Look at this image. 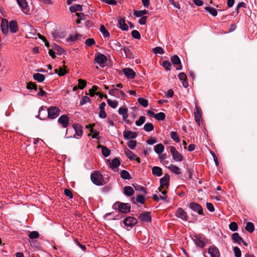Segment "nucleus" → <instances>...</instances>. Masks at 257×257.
Wrapping results in <instances>:
<instances>
[{"label":"nucleus","instance_id":"1","mask_svg":"<svg viewBox=\"0 0 257 257\" xmlns=\"http://www.w3.org/2000/svg\"><path fill=\"white\" fill-rule=\"evenodd\" d=\"M42 112H44L45 116L47 115L50 118L54 119L59 115L60 110L56 106H50L47 110H46V107H41L39 109V114L37 117H39L40 119H43L41 116Z\"/></svg>","mask_w":257,"mask_h":257},{"label":"nucleus","instance_id":"2","mask_svg":"<svg viewBox=\"0 0 257 257\" xmlns=\"http://www.w3.org/2000/svg\"><path fill=\"white\" fill-rule=\"evenodd\" d=\"M91 180L93 184L97 186L104 184L103 176L98 171H95L91 175Z\"/></svg>","mask_w":257,"mask_h":257},{"label":"nucleus","instance_id":"3","mask_svg":"<svg viewBox=\"0 0 257 257\" xmlns=\"http://www.w3.org/2000/svg\"><path fill=\"white\" fill-rule=\"evenodd\" d=\"M112 208L113 209H117L119 211L125 213L130 211L131 206L128 203H119L117 202L113 205Z\"/></svg>","mask_w":257,"mask_h":257},{"label":"nucleus","instance_id":"4","mask_svg":"<svg viewBox=\"0 0 257 257\" xmlns=\"http://www.w3.org/2000/svg\"><path fill=\"white\" fill-rule=\"evenodd\" d=\"M193 240L195 244L200 248L204 247L207 244L206 239L203 235L195 236Z\"/></svg>","mask_w":257,"mask_h":257},{"label":"nucleus","instance_id":"5","mask_svg":"<svg viewBox=\"0 0 257 257\" xmlns=\"http://www.w3.org/2000/svg\"><path fill=\"white\" fill-rule=\"evenodd\" d=\"M170 149L172 158L175 161L181 162L183 160L182 155L177 151L174 147L170 146Z\"/></svg>","mask_w":257,"mask_h":257},{"label":"nucleus","instance_id":"6","mask_svg":"<svg viewBox=\"0 0 257 257\" xmlns=\"http://www.w3.org/2000/svg\"><path fill=\"white\" fill-rule=\"evenodd\" d=\"M123 223L126 227L129 228H127L129 230L137 223V220L133 217L129 216L124 219Z\"/></svg>","mask_w":257,"mask_h":257},{"label":"nucleus","instance_id":"7","mask_svg":"<svg viewBox=\"0 0 257 257\" xmlns=\"http://www.w3.org/2000/svg\"><path fill=\"white\" fill-rule=\"evenodd\" d=\"M112 87L113 88L112 89L109 90V94L116 98H119L120 97H124L125 96V94L123 91L114 88V85H112Z\"/></svg>","mask_w":257,"mask_h":257},{"label":"nucleus","instance_id":"8","mask_svg":"<svg viewBox=\"0 0 257 257\" xmlns=\"http://www.w3.org/2000/svg\"><path fill=\"white\" fill-rule=\"evenodd\" d=\"M194 117L195 120L198 125L200 124L202 121V111L201 108L195 104V108L194 109Z\"/></svg>","mask_w":257,"mask_h":257},{"label":"nucleus","instance_id":"9","mask_svg":"<svg viewBox=\"0 0 257 257\" xmlns=\"http://www.w3.org/2000/svg\"><path fill=\"white\" fill-rule=\"evenodd\" d=\"M169 175L168 174H166L163 178L160 179V187L159 188L160 191H161L162 188H168L169 186Z\"/></svg>","mask_w":257,"mask_h":257},{"label":"nucleus","instance_id":"10","mask_svg":"<svg viewBox=\"0 0 257 257\" xmlns=\"http://www.w3.org/2000/svg\"><path fill=\"white\" fill-rule=\"evenodd\" d=\"M175 216L183 220L186 221L188 219L187 212L181 208H178L177 209L175 212Z\"/></svg>","mask_w":257,"mask_h":257},{"label":"nucleus","instance_id":"11","mask_svg":"<svg viewBox=\"0 0 257 257\" xmlns=\"http://www.w3.org/2000/svg\"><path fill=\"white\" fill-rule=\"evenodd\" d=\"M58 121L63 127L66 128L69 124V118L67 115L63 114L58 118Z\"/></svg>","mask_w":257,"mask_h":257},{"label":"nucleus","instance_id":"12","mask_svg":"<svg viewBox=\"0 0 257 257\" xmlns=\"http://www.w3.org/2000/svg\"><path fill=\"white\" fill-rule=\"evenodd\" d=\"M189 207L194 211L197 212L199 214H203L202 207L199 204L191 202L189 204Z\"/></svg>","mask_w":257,"mask_h":257},{"label":"nucleus","instance_id":"13","mask_svg":"<svg viewBox=\"0 0 257 257\" xmlns=\"http://www.w3.org/2000/svg\"><path fill=\"white\" fill-rule=\"evenodd\" d=\"M171 61L176 67V70H180L182 69L180 58L177 55H174L171 58Z\"/></svg>","mask_w":257,"mask_h":257},{"label":"nucleus","instance_id":"14","mask_svg":"<svg viewBox=\"0 0 257 257\" xmlns=\"http://www.w3.org/2000/svg\"><path fill=\"white\" fill-rule=\"evenodd\" d=\"M95 60L100 67H103L104 64L107 61L106 56L100 53L95 57Z\"/></svg>","mask_w":257,"mask_h":257},{"label":"nucleus","instance_id":"15","mask_svg":"<svg viewBox=\"0 0 257 257\" xmlns=\"http://www.w3.org/2000/svg\"><path fill=\"white\" fill-rule=\"evenodd\" d=\"M124 75L128 79H134L136 76L135 72L130 68H125L122 70Z\"/></svg>","mask_w":257,"mask_h":257},{"label":"nucleus","instance_id":"16","mask_svg":"<svg viewBox=\"0 0 257 257\" xmlns=\"http://www.w3.org/2000/svg\"><path fill=\"white\" fill-rule=\"evenodd\" d=\"M139 219L143 222L150 221L151 220V215L150 212H144L140 213L139 215Z\"/></svg>","mask_w":257,"mask_h":257},{"label":"nucleus","instance_id":"17","mask_svg":"<svg viewBox=\"0 0 257 257\" xmlns=\"http://www.w3.org/2000/svg\"><path fill=\"white\" fill-rule=\"evenodd\" d=\"M9 22L6 19H3L1 23V29L3 34L7 35L9 33Z\"/></svg>","mask_w":257,"mask_h":257},{"label":"nucleus","instance_id":"18","mask_svg":"<svg viewBox=\"0 0 257 257\" xmlns=\"http://www.w3.org/2000/svg\"><path fill=\"white\" fill-rule=\"evenodd\" d=\"M123 137L125 140H131L136 139L137 137V134L135 132L130 131H125L123 133Z\"/></svg>","mask_w":257,"mask_h":257},{"label":"nucleus","instance_id":"19","mask_svg":"<svg viewBox=\"0 0 257 257\" xmlns=\"http://www.w3.org/2000/svg\"><path fill=\"white\" fill-rule=\"evenodd\" d=\"M208 252L210 255L211 257H219L220 254L218 249L214 246H211L208 249Z\"/></svg>","mask_w":257,"mask_h":257},{"label":"nucleus","instance_id":"20","mask_svg":"<svg viewBox=\"0 0 257 257\" xmlns=\"http://www.w3.org/2000/svg\"><path fill=\"white\" fill-rule=\"evenodd\" d=\"M110 47L114 50H121V44L116 40H112L109 43Z\"/></svg>","mask_w":257,"mask_h":257},{"label":"nucleus","instance_id":"21","mask_svg":"<svg viewBox=\"0 0 257 257\" xmlns=\"http://www.w3.org/2000/svg\"><path fill=\"white\" fill-rule=\"evenodd\" d=\"M118 114L122 115L123 120H125L128 117V109L124 107H120L118 110Z\"/></svg>","mask_w":257,"mask_h":257},{"label":"nucleus","instance_id":"22","mask_svg":"<svg viewBox=\"0 0 257 257\" xmlns=\"http://www.w3.org/2000/svg\"><path fill=\"white\" fill-rule=\"evenodd\" d=\"M9 27L10 32L12 33H16L18 29V24L16 21H11L9 23Z\"/></svg>","mask_w":257,"mask_h":257},{"label":"nucleus","instance_id":"23","mask_svg":"<svg viewBox=\"0 0 257 257\" xmlns=\"http://www.w3.org/2000/svg\"><path fill=\"white\" fill-rule=\"evenodd\" d=\"M118 27L122 31H126L128 30V26L126 24L125 21L123 19H121L118 22Z\"/></svg>","mask_w":257,"mask_h":257},{"label":"nucleus","instance_id":"24","mask_svg":"<svg viewBox=\"0 0 257 257\" xmlns=\"http://www.w3.org/2000/svg\"><path fill=\"white\" fill-rule=\"evenodd\" d=\"M123 190L124 194L127 196H131L134 193V190L131 186H125L124 187Z\"/></svg>","mask_w":257,"mask_h":257},{"label":"nucleus","instance_id":"25","mask_svg":"<svg viewBox=\"0 0 257 257\" xmlns=\"http://www.w3.org/2000/svg\"><path fill=\"white\" fill-rule=\"evenodd\" d=\"M73 127L75 131V135L80 137L82 135L83 131L81 126L79 124H74Z\"/></svg>","mask_w":257,"mask_h":257},{"label":"nucleus","instance_id":"26","mask_svg":"<svg viewBox=\"0 0 257 257\" xmlns=\"http://www.w3.org/2000/svg\"><path fill=\"white\" fill-rule=\"evenodd\" d=\"M124 151L125 155L128 158H129L132 161L134 160V158L136 157V155L133 152H132L127 148H125L124 149Z\"/></svg>","mask_w":257,"mask_h":257},{"label":"nucleus","instance_id":"27","mask_svg":"<svg viewBox=\"0 0 257 257\" xmlns=\"http://www.w3.org/2000/svg\"><path fill=\"white\" fill-rule=\"evenodd\" d=\"M33 78L39 82H42L45 80V77L44 75L38 73L33 75Z\"/></svg>","mask_w":257,"mask_h":257},{"label":"nucleus","instance_id":"28","mask_svg":"<svg viewBox=\"0 0 257 257\" xmlns=\"http://www.w3.org/2000/svg\"><path fill=\"white\" fill-rule=\"evenodd\" d=\"M168 168L171 172L177 175H179L181 174V171L179 168L174 165H170L168 167Z\"/></svg>","mask_w":257,"mask_h":257},{"label":"nucleus","instance_id":"29","mask_svg":"<svg viewBox=\"0 0 257 257\" xmlns=\"http://www.w3.org/2000/svg\"><path fill=\"white\" fill-rule=\"evenodd\" d=\"M152 173L157 176H161L162 175V170L160 167H154L152 168Z\"/></svg>","mask_w":257,"mask_h":257},{"label":"nucleus","instance_id":"30","mask_svg":"<svg viewBox=\"0 0 257 257\" xmlns=\"http://www.w3.org/2000/svg\"><path fill=\"white\" fill-rule=\"evenodd\" d=\"M164 151V147L162 144H159L154 147V151L157 154H161Z\"/></svg>","mask_w":257,"mask_h":257},{"label":"nucleus","instance_id":"31","mask_svg":"<svg viewBox=\"0 0 257 257\" xmlns=\"http://www.w3.org/2000/svg\"><path fill=\"white\" fill-rule=\"evenodd\" d=\"M120 161L118 159L115 158L113 159L110 163V168L112 169L118 167L120 165Z\"/></svg>","mask_w":257,"mask_h":257},{"label":"nucleus","instance_id":"32","mask_svg":"<svg viewBox=\"0 0 257 257\" xmlns=\"http://www.w3.org/2000/svg\"><path fill=\"white\" fill-rule=\"evenodd\" d=\"M205 10L214 17L216 16L217 15V12L214 8L206 7L205 8Z\"/></svg>","mask_w":257,"mask_h":257},{"label":"nucleus","instance_id":"33","mask_svg":"<svg viewBox=\"0 0 257 257\" xmlns=\"http://www.w3.org/2000/svg\"><path fill=\"white\" fill-rule=\"evenodd\" d=\"M148 11L147 10H140V11H135L134 15L136 17H143L144 15L148 14Z\"/></svg>","mask_w":257,"mask_h":257},{"label":"nucleus","instance_id":"34","mask_svg":"<svg viewBox=\"0 0 257 257\" xmlns=\"http://www.w3.org/2000/svg\"><path fill=\"white\" fill-rule=\"evenodd\" d=\"M245 229L250 233L253 232L254 229V226L251 222H248L245 226Z\"/></svg>","mask_w":257,"mask_h":257},{"label":"nucleus","instance_id":"35","mask_svg":"<svg viewBox=\"0 0 257 257\" xmlns=\"http://www.w3.org/2000/svg\"><path fill=\"white\" fill-rule=\"evenodd\" d=\"M120 176L123 179L129 180L131 179L130 173L125 170H122L121 171Z\"/></svg>","mask_w":257,"mask_h":257},{"label":"nucleus","instance_id":"36","mask_svg":"<svg viewBox=\"0 0 257 257\" xmlns=\"http://www.w3.org/2000/svg\"><path fill=\"white\" fill-rule=\"evenodd\" d=\"M170 137L172 140H173L176 143H179L180 140L179 138V136L177 133L175 132H171L170 133Z\"/></svg>","mask_w":257,"mask_h":257},{"label":"nucleus","instance_id":"37","mask_svg":"<svg viewBox=\"0 0 257 257\" xmlns=\"http://www.w3.org/2000/svg\"><path fill=\"white\" fill-rule=\"evenodd\" d=\"M19 6L23 9H26L28 7V4L26 0H17Z\"/></svg>","mask_w":257,"mask_h":257},{"label":"nucleus","instance_id":"38","mask_svg":"<svg viewBox=\"0 0 257 257\" xmlns=\"http://www.w3.org/2000/svg\"><path fill=\"white\" fill-rule=\"evenodd\" d=\"M70 11L73 13L77 11H80L82 10L81 6L79 5H76L75 6H72L69 8Z\"/></svg>","mask_w":257,"mask_h":257},{"label":"nucleus","instance_id":"39","mask_svg":"<svg viewBox=\"0 0 257 257\" xmlns=\"http://www.w3.org/2000/svg\"><path fill=\"white\" fill-rule=\"evenodd\" d=\"M107 104L112 108H115L118 105V102L116 100H112L108 99L107 100Z\"/></svg>","mask_w":257,"mask_h":257},{"label":"nucleus","instance_id":"40","mask_svg":"<svg viewBox=\"0 0 257 257\" xmlns=\"http://www.w3.org/2000/svg\"><path fill=\"white\" fill-rule=\"evenodd\" d=\"M39 233L38 231H33L30 232L28 236L30 239H33L38 238L39 237Z\"/></svg>","mask_w":257,"mask_h":257},{"label":"nucleus","instance_id":"41","mask_svg":"<svg viewBox=\"0 0 257 257\" xmlns=\"http://www.w3.org/2000/svg\"><path fill=\"white\" fill-rule=\"evenodd\" d=\"M154 125L152 123H146L144 126V129L145 131L149 132L154 130Z\"/></svg>","mask_w":257,"mask_h":257},{"label":"nucleus","instance_id":"42","mask_svg":"<svg viewBox=\"0 0 257 257\" xmlns=\"http://www.w3.org/2000/svg\"><path fill=\"white\" fill-rule=\"evenodd\" d=\"M100 32L103 34L104 37L106 38V37H109V32H108V31L106 30V29L103 25H101L100 26Z\"/></svg>","mask_w":257,"mask_h":257},{"label":"nucleus","instance_id":"43","mask_svg":"<svg viewBox=\"0 0 257 257\" xmlns=\"http://www.w3.org/2000/svg\"><path fill=\"white\" fill-rule=\"evenodd\" d=\"M232 239L234 242H239L242 240V238L238 233H234L232 235Z\"/></svg>","mask_w":257,"mask_h":257},{"label":"nucleus","instance_id":"44","mask_svg":"<svg viewBox=\"0 0 257 257\" xmlns=\"http://www.w3.org/2000/svg\"><path fill=\"white\" fill-rule=\"evenodd\" d=\"M139 103L143 107H147L148 105V100L144 98H139L138 99Z\"/></svg>","mask_w":257,"mask_h":257},{"label":"nucleus","instance_id":"45","mask_svg":"<svg viewBox=\"0 0 257 257\" xmlns=\"http://www.w3.org/2000/svg\"><path fill=\"white\" fill-rule=\"evenodd\" d=\"M101 151H102V154L105 157L109 156L110 155V150L107 147H104V146H103L102 147Z\"/></svg>","mask_w":257,"mask_h":257},{"label":"nucleus","instance_id":"46","mask_svg":"<svg viewBox=\"0 0 257 257\" xmlns=\"http://www.w3.org/2000/svg\"><path fill=\"white\" fill-rule=\"evenodd\" d=\"M233 250L235 257H241V252L239 247L235 246L233 247Z\"/></svg>","mask_w":257,"mask_h":257},{"label":"nucleus","instance_id":"47","mask_svg":"<svg viewBox=\"0 0 257 257\" xmlns=\"http://www.w3.org/2000/svg\"><path fill=\"white\" fill-rule=\"evenodd\" d=\"M146 121V117L144 116H141L139 117V119L135 122L137 126L142 125Z\"/></svg>","mask_w":257,"mask_h":257},{"label":"nucleus","instance_id":"48","mask_svg":"<svg viewBox=\"0 0 257 257\" xmlns=\"http://www.w3.org/2000/svg\"><path fill=\"white\" fill-rule=\"evenodd\" d=\"M155 118L158 120H163L165 118V114L164 112H159L156 114Z\"/></svg>","mask_w":257,"mask_h":257},{"label":"nucleus","instance_id":"49","mask_svg":"<svg viewBox=\"0 0 257 257\" xmlns=\"http://www.w3.org/2000/svg\"><path fill=\"white\" fill-rule=\"evenodd\" d=\"M229 228L231 231H235L238 229V225L236 222H232L229 225Z\"/></svg>","mask_w":257,"mask_h":257},{"label":"nucleus","instance_id":"50","mask_svg":"<svg viewBox=\"0 0 257 257\" xmlns=\"http://www.w3.org/2000/svg\"><path fill=\"white\" fill-rule=\"evenodd\" d=\"M128 147L132 150H134L137 146V142L135 140L130 141L127 143Z\"/></svg>","mask_w":257,"mask_h":257},{"label":"nucleus","instance_id":"51","mask_svg":"<svg viewBox=\"0 0 257 257\" xmlns=\"http://www.w3.org/2000/svg\"><path fill=\"white\" fill-rule=\"evenodd\" d=\"M86 82L85 80L81 79H78V86L79 89H83L86 86Z\"/></svg>","mask_w":257,"mask_h":257},{"label":"nucleus","instance_id":"52","mask_svg":"<svg viewBox=\"0 0 257 257\" xmlns=\"http://www.w3.org/2000/svg\"><path fill=\"white\" fill-rule=\"evenodd\" d=\"M132 37L136 39H140L141 38V35L137 30H133L131 33Z\"/></svg>","mask_w":257,"mask_h":257},{"label":"nucleus","instance_id":"53","mask_svg":"<svg viewBox=\"0 0 257 257\" xmlns=\"http://www.w3.org/2000/svg\"><path fill=\"white\" fill-rule=\"evenodd\" d=\"M163 66L167 70H170L171 67V63L169 61H165L163 63Z\"/></svg>","mask_w":257,"mask_h":257},{"label":"nucleus","instance_id":"54","mask_svg":"<svg viewBox=\"0 0 257 257\" xmlns=\"http://www.w3.org/2000/svg\"><path fill=\"white\" fill-rule=\"evenodd\" d=\"M90 101V99L89 97L84 96H83L82 99L80 101V104L81 105H84L86 104L87 102H88Z\"/></svg>","mask_w":257,"mask_h":257},{"label":"nucleus","instance_id":"55","mask_svg":"<svg viewBox=\"0 0 257 257\" xmlns=\"http://www.w3.org/2000/svg\"><path fill=\"white\" fill-rule=\"evenodd\" d=\"M85 44L87 46H91L95 44V41L93 38H89L86 40Z\"/></svg>","mask_w":257,"mask_h":257},{"label":"nucleus","instance_id":"56","mask_svg":"<svg viewBox=\"0 0 257 257\" xmlns=\"http://www.w3.org/2000/svg\"><path fill=\"white\" fill-rule=\"evenodd\" d=\"M153 52L155 54H162L164 53L163 49L160 47H156L153 49Z\"/></svg>","mask_w":257,"mask_h":257},{"label":"nucleus","instance_id":"57","mask_svg":"<svg viewBox=\"0 0 257 257\" xmlns=\"http://www.w3.org/2000/svg\"><path fill=\"white\" fill-rule=\"evenodd\" d=\"M79 35L78 34H73L71 35L69 38L67 39V41L74 42L78 39V36Z\"/></svg>","mask_w":257,"mask_h":257},{"label":"nucleus","instance_id":"58","mask_svg":"<svg viewBox=\"0 0 257 257\" xmlns=\"http://www.w3.org/2000/svg\"><path fill=\"white\" fill-rule=\"evenodd\" d=\"M98 87L96 85H93L91 89L89 90V95L91 96H93L96 94L95 91L97 90Z\"/></svg>","mask_w":257,"mask_h":257},{"label":"nucleus","instance_id":"59","mask_svg":"<svg viewBox=\"0 0 257 257\" xmlns=\"http://www.w3.org/2000/svg\"><path fill=\"white\" fill-rule=\"evenodd\" d=\"M136 200L141 204H144L145 203V199L143 195H139L137 196Z\"/></svg>","mask_w":257,"mask_h":257},{"label":"nucleus","instance_id":"60","mask_svg":"<svg viewBox=\"0 0 257 257\" xmlns=\"http://www.w3.org/2000/svg\"><path fill=\"white\" fill-rule=\"evenodd\" d=\"M40 91L38 93L37 95L38 96L41 97H47V93L44 91L42 88H39Z\"/></svg>","mask_w":257,"mask_h":257},{"label":"nucleus","instance_id":"61","mask_svg":"<svg viewBox=\"0 0 257 257\" xmlns=\"http://www.w3.org/2000/svg\"><path fill=\"white\" fill-rule=\"evenodd\" d=\"M206 207H207V209L211 212H212L214 211V207L213 204L211 203L207 202L206 203Z\"/></svg>","mask_w":257,"mask_h":257},{"label":"nucleus","instance_id":"62","mask_svg":"<svg viewBox=\"0 0 257 257\" xmlns=\"http://www.w3.org/2000/svg\"><path fill=\"white\" fill-rule=\"evenodd\" d=\"M64 194L66 196L69 197V198H72L73 197V195L71 191L68 189H65L64 190Z\"/></svg>","mask_w":257,"mask_h":257},{"label":"nucleus","instance_id":"63","mask_svg":"<svg viewBox=\"0 0 257 257\" xmlns=\"http://www.w3.org/2000/svg\"><path fill=\"white\" fill-rule=\"evenodd\" d=\"M102 2L108 4L109 5H115L117 4V2L115 0H101Z\"/></svg>","mask_w":257,"mask_h":257},{"label":"nucleus","instance_id":"64","mask_svg":"<svg viewBox=\"0 0 257 257\" xmlns=\"http://www.w3.org/2000/svg\"><path fill=\"white\" fill-rule=\"evenodd\" d=\"M147 18V16L142 17L139 21V24L141 25H145L146 23Z\"/></svg>","mask_w":257,"mask_h":257}]
</instances>
